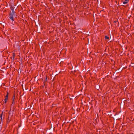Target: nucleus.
I'll list each match as a JSON object with an SVG mask.
<instances>
[{"label":"nucleus","mask_w":134,"mask_h":134,"mask_svg":"<svg viewBox=\"0 0 134 134\" xmlns=\"http://www.w3.org/2000/svg\"><path fill=\"white\" fill-rule=\"evenodd\" d=\"M16 15H14L13 14H9V18L12 22L15 20V18L16 16Z\"/></svg>","instance_id":"nucleus-1"},{"label":"nucleus","mask_w":134,"mask_h":134,"mask_svg":"<svg viewBox=\"0 0 134 134\" xmlns=\"http://www.w3.org/2000/svg\"><path fill=\"white\" fill-rule=\"evenodd\" d=\"M8 95L9 93L8 92H7V94L5 96V98L4 100V101H3L4 103H6L8 99Z\"/></svg>","instance_id":"nucleus-2"},{"label":"nucleus","mask_w":134,"mask_h":134,"mask_svg":"<svg viewBox=\"0 0 134 134\" xmlns=\"http://www.w3.org/2000/svg\"><path fill=\"white\" fill-rule=\"evenodd\" d=\"M12 13H10V14H13L14 15H15V10H12Z\"/></svg>","instance_id":"nucleus-3"},{"label":"nucleus","mask_w":134,"mask_h":134,"mask_svg":"<svg viewBox=\"0 0 134 134\" xmlns=\"http://www.w3.org/2000/svg\"><path fill=\"white\" fill-rule=\"evenodd\" d=\"M15 94H14L12 98V101L15 100Z\"/></svg>","instance_id":"nucleus-4"},{"label":"nucleus","mask_w":134,"mask_h":134,"mask_svg":"<svg viewBox=\"0 0 134 134\" xmlns=\"http://www.w3.org/2000/svg\"><path fill=\"white\" fill-rule=\"evenodd\" d=\"M11 10H14V6H11L10 7Z\"/></svg>","instance_id":"nucleus-5"},{"label":"nucleus","mask_w":134,"mask_h":134,"mask_svg":"<svg viewBox=\"0 0 134 134\" xmlns=\"http://www.w3.org/2000/svg\"><path fill=\"white\" fill-rule=\"evenodd\" d=\"M15 100H13L12 102V104H11V105H14V104H15Z\"/></svg>","instance_id":"nucleus-6"},{"label":"nucleus","mask_w":134,"mask_h":134,"mask_svg":"<svg viewBox=\"0 0 134 134\" xmlns=\"http://www.w3.org/2000/svg\"><path fill=\"white\" fill-rule=\"evenodd\" d=\"M2 114H3V113H2L1 114H0V118H1V120H2Z\"/></svg>","instance_id":"nucleus-7"},{"label":"nucleus","mask_w":134,"mask_h":134,"mask_svg":"<svg viewBox=\"0 0 134 134\" xmlns=\"http://www.w3.org/2000/svg\"><path fill=\"white\" fill-rule=\"evenodd\" d=\"M15 55V54L14 53H13V59H14Z\"/></svg>","instance_id":"nucleus-8"},{"label":"nucleus","mask_w":134,"mask_h":134,"mask_svg":"<svg viewBox=\"0 0 134 134\" xmlns=\"http://www.w3.org/2000/svg\"><path fill=\"white\" fill-rule=\"evenodd\" d=\"M105 38L106 39H109V37L107 36H105Z\"/></svg>","instance_id":"nucleus-9"},{"label":"nucleus","mask_w":134,"mask_h":134,"mask_svg":"<svg viewBox=\"0 0 134 134\" xmlns=\"http://www.w3.org/2000/svg\"><path fill=\"white\" fill-rule=\"evenodd\" d=\"M127 1H124L123 2V3L124 4H126L127 2Z\"/></svg>","instance_id":"nucleus-10"},{"label":"nucleus","mask_w":134,"mask_h":134,"mask_svg":"<svg viewBox=\"0 0 134 134\" xmlns=\"http://www.w3.org/2000/svg\"><path fill=\"white\" fill-rule=\"evenodd\" d=\"M2 129V126L0 125V131H1Z\"/></svg>","instance_id":"nucleus-11"},{"label":"nucleus","mask_w":134,"mask_h":134,"mask_svg":"<svg viewBox=\"0 0 134 134\" xmlns=\"http://www.w3.org/2000/svg\"><path fill=\"white\" fill-rule=\"evenodd\" d=\"M47 77H46V80H47Z\"/></svg>","instance_id":"nucleus-12"},{"label":"nucleus","mask_w":134,"mask_h":134,"mask_svg":"<svg viewBox=\"0 0 134 134\" xmlns=\"http://www.w3.org/2000/svg\"><path fill=\"white\" fill-rule=\"evenodd\" d=\"M109 41H111L112 40H110V39H109Z\"/></svg>","instance_id":"nucleus-13"},{"label":"nucleus","mask_w":134,"mask_h":134,"mask_svg":"<svg viewBox=\"0 0 134 134\" xmlns=\"http://www.w3.org/2000/svg\"><path fill=\"white\" fill-rule=\"evenodd\" d=\"M44 86H45V83L44 82Z\"/></svg>","instance_id":"nucleus-14"},{"label":"nucleus","mask_w":134,"mask_h":134,"mask_svg":"<svg viewBox=\"0 0 134 134\" xmlns=\"http://www.w3.org/2000/svg\"><path fill=\"white\" fill-rule=\"evenodd\" d=\"M19 126V127H20V126Z\"/></svg>","instance_id":"nucleus-15"},{"label":"nucleus","mask_w":134,"mask_h":134,"mask_svg":"<svg viewBox=\"0 0 134 134\" xmlns=\"http://www.w3.org/2000/svg\"><path fill=\"white\" fill-rule=\"evenodd\" d=\"M109 49V48H108V49Z\"/></svg>","instance_id":"nucleus-16"}]
</instances>
